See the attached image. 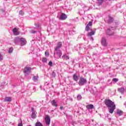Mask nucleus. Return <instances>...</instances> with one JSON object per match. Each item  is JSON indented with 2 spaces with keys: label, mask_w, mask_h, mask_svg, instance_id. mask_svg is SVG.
Wrapping results in <instances>:
<instances>
[{
  "label": "nucleus",
  "mask_w": 126,
  "mask_h": 126,
  "mask_svg": "<svg viewBox=\"0 0 126 126\" xmlns=\"http://www.w3.org/2000/svg\"><path fill=\"white\" fill-rule=\"evenodd\" d=\"M104 102L107 107L110 108L109 109V113L113 114L116 109V104H115V103L110 99H105Z\"/></svg>",
  "instance_id": "f257e3e1"
},
{
  "label": "nucleus",
  "mask_w": 126,
  "mask_h": 126,
  "mask_svg": "<svg viewBox=\"0 0 126 126\" xmlns=\"http://www.w3.org/2000/svg\"><path fill=\"white\" fill-rule=\"evenodd\" d=\"M86 83H87V80L83 77H81L78 83L79 85L82 86V85H84Z\"/></svg>",
  "instance_id": "f03ea898"
},
{
  "label": "nucleus",
  "mask_w": 126,
  "mask_h": 126,
  "mask_svg": "<svg viewBox=\"0 0 126 126\" xmlns=\"http://www.w3.org/2000/svg\"><path fill=\"white\" fill-rule=\"evenodd\" d=\"M104 21L108 24L113 23V22H114V18L109 15L108 16V18H106L104 19Z\"/></svg>",
  "instance_id": "7ed1b4c3"
},
{
  "label": "nucleus",
  "mask_w": 126,
  "mask_h": 126,
  "mask_svg": "<svg viewBox=\"0 0 126 126\" xmlns=\"http://www.w3.org/2000/svg\"><path fill=\"white\" fill-rule=\"evenodd\" d=\"M106 33L109 36H112V35H114V29H113V28H110L107 29L106 31Z\"/></svg>",
  "instance_id": "20e7f679"
},
{
  "label": "nucleus",
  "mask_w": 126,
  "mask_h": 126,
  "mask_svg": "<svg viewBox=\"0 0 126 126\" xmlns=\"http://www.w3.org/2000/svg\"><path fill=\"white\" fill-rule=\"evenodd\" d=\"M62 47H63V43H62V42H58L57 43L56 48H55L54 49V51H57V50H60V49H61Z\"/></svg>",
  "instance_id": "39448f33"
},
{
  "label": "nucleus",
  "mask_w": 126,
  "mask_h": 126,
  "mask_svg": "<svg viewBox=\"0 0 126 126\" xmlns=\"http://www.w3.org/2000/svg\"><path fill=\"white\" fill-rule=\"evenodd\" d=\"M45 121L46 125L49 126L51 123V118L49 115H46L45 118Z\"/></svg>",
  "instance_id": "423d86ee"
},
{
  "label": "nucleus",
  "mask_w": 126,
  "mask_h": 126,
  "mask_svg": "<svg viewBox=\"0 0 126 126\" xmlns=\"http://www.w3.org/2000/svg\"><path fill=\"white\" fill-rule=\"evenodd\" d=\"M67 18V16H66L65 14L62 13L61 15L60 16L59 19H60V20H65V19H66Z\"/></svg>",
  "instance_id": "0eeeda50"
},
{
  "label": "nucleus",
  "mask_w": 126,
  "mask_h": 126,
  "mask_svg": "<svg viewBox=\"0 0 126 126\" xmlns=\"http://www.w3.org/2000/svg\"><path fill=\"white\" fill-rule=\"evenodd\" d=\"M19 28L17 29L16 28H15L13 30V33H14V35L15 36H17V35H19L20 32H19Z\"/></svg>",
  "instance_id": "6e6552de"
},
{
  "label": "nucleus",
  "mask_w": 126,
  "mask_h": 126,
  "mask_svg": "<svg viewBox=\"0 0 126 126\" xmlns=\"http://www.w3.org/2000/svg\"><path fill=\"white\" fill-rule=\"evenodd\" d=\"M20 41L21 42V46H24V45H26V43H27L26 39L24 38H20Z\"/></svg>",
  "instance_id": "1a4fd4ad"
},
{
  "label": "nucleus",
  "mask_w": 126,
  "mask_h": 126,
  "mask_svg": "<svg viewBox=\"0 0 126 126\" xmlns=\"http://www.w3.org/2000/svg\"><path fill=\"white\" fill-rule=\"evenodd\" d=\"M24 72L25 73H30L31 72V68L30 67H26L24 68Z\"/></svg>",
  "instance_id": "9d476101"
},
{
  "label": "nucleus",
  "mask_w": 126,
  "mask_h": 126,
  "mask_svg": "<svg viewBox=\"0 0 126 126\" xmlns=\"http://www.w3.org/2000/svg\"><path fill=\"white\" fill-rule=\"evenodd\" d=\"M92 27V22H89L87 26L86 27V31H89L90 28Z\"/></svg>",
  "instance_id": "9b49d317"
},
{
  "label": "nucleus",
  "mask_w": 126,
  "mask_h": 126,
  "mask_svg": "<svg viewBox=\"0 0 126 126\" xmlns=\"http://www.w3.org/2000/svg\"><path fill=\"white\" fill-rule=\"evenodd\" d=\"M101 45H102V46H104V47H106V46H107V41L106 40V39H105V38L103 37L101 39Z\"/></svg>",
  "instance_id": "f8f14e48"
},
{
  "label": "nucleus",
  "mask_w": 126,
  "mask_h": 126,
  "mask_svg": "<svg viewBox=\"0 0 126 126\" xmlns=\"http://www.w3.org/2000/svg\"><path fill=\"white\" fill-rule=\"evenodd\" d=\"M55 52H56V55H57L59 58H61L62 57V52L61 51V50L58 49L56 51H55Z\"/></svg>",
  "instance_id": "ddd939ff"
},
{
  "label": "nucleus",
  "mask_w": 126,
  "mask_h": 126,
  "mask_svg": "<svg viewBox=\"0 0 126 126\" xmlns=\"http://www.w3.org/2000/svg\"><path fill=\"white\" fill-rule=\"evenodd\" d=\"M94 34H95V31H93L91 30V32H89L87 34V36L88 37H92V35H94Z\"/></svg>",
  "instance_id": "4468645a"
},
{
  "label": "nucleus",
  "mask_w": 126,
  "mask_h": 126,
  "mask_svg": "<svg viewBox=\"0 0 126 126\" xmlns=\"http://www.w3.org/2000/svg\"><path fill=\"white\" fill-rule=\"evenodd\" d=\"M94 108V105L93 104H89L86 106V108L90 109H92Z\"/></svg>",
  "instance_id": "2eb2a0df"
},
{
  "label": "nucleus",
  "mask_w": 126,
  "mask_h": 126,
  "mask_svg": "<svg viewBox=\"0 0 126 126\" xmlns=\"http://www.w3.org/2000/svg\"><path fill=\"white\" fill-rule=\"evenodd\" d=\"M116 113L119 116H122L124 114V112L119 109L117 110Z\"/></svg>",
  "instance_id": "dca6fc26"
},
{
  "label": "nucleus",
  "mask_w": 126,
  "mask_h": 126,
  "mask_svg": "<svg viewBox=\"0 0 126 126\" xmlns=\"http://www.w3.org/2000/svg\"><path fill=\"white\" fill-rule=\"evenodd\" d=\"M51 104L52 106H54V107H58V104H57V102H56V100H55V99H53L51 101Z\"/></svg>",
  "instance_id": "f3484780"
},
{
  "label": "nucleus",
  "mask_w": 126,
  "mask_h": 126,
  "mask_svg": "<svg viewBox=\"0 0 126 126\" xmlns=\"http://www.w3.org/2000/svg\"><path fill=\"white\" fill-rule=\"evenodd\" d=\"M73 79L74 81H77L78 80V76L76 74H74L73 76Z\"/></svg>",
  "instance_id": "a211bd4d"
},
{
  "label": "nucleus",
  "mask_w": 126,
  "mask_h": 126,
  "mask_svg": "<svg viewBox=\"0 0 126 126\" xmlns=\"http://www.w3.org/2000/svg\"><path fill=\"white\" fill-rule=\"evenodd\" d=\"M12 98L10 97H6L5 98L4 101L5 102H11L12 101Z\"/></svg>",
  "instance_id": "6ab92c4d"
},
{
  "label": "nucleus",
  "mask_w": 126,
  "mask_h": 126,
  "mask_svg": "<svg viewBox=\"0 0 126 126\" xmlns=\"http://www.w3.org/2000/svg\"><path fill=\"white\" fill-rule=\"evenodd\" d=\"M36 117L37 115H36L35 112H32L31 115V118H32V119H36Z\"/></svg>",
  "instance_id": "aec40b11"
},
{
  "label": "nucleus",
  "mask_w": 126,
  "mask_h": 126,
  "mask_svg": "<svg viewBox=\"0 0 126 126\" xmlns=\"http://www.w3.org/2000/svg\"><path fill=\"white\" fill-rule=\"evenodd\" d=\"M118 91H119V92H120L121 93H122V94H123V93L125 92V89L123 88H119L118 89Z\"/></svg>",
  "instance_id": "412c9836"
},
{
  "label": "nucleus",
  "mask_w": 126,
  "mask_h": 126,
  "mask_svg": "<svg viewBox=\"0 0 126 126\" xmlns=\"http://www.w3.org/2000/svg\"><path fill=\"white\" fill-rule=\"evenodd\" d=\"M77 98L78 100H81L82 99V96L80 94H78L77 95Z\"/></svg>",
  "instance_id": "4be33fe9"
},
{
  "label": "nucleus",
  "mask_w": 126,
  "mask_h": 126,
  "mask_svg": "<svg viewBox=\"0 0 126 126\" xmlns=\"http://www.w3.org/2000/svg\"><path fill=\"white\" fill-rule=\"evenodd\" d=\"M13 51V48L12 47H11L9 49L8 53H9V54H11V53H12Z\"/></svg>",
  "instance_id": "5701e85b"
},
{
  "label": "nucleus",
  "mask_w": 126,
  "mask_h": 126,
  "mask_svg": "<svg viewBox=\"0 0 126 126\" xmlns=\"http://www.w3.org/2000/svg\"><path fill=\"white\" fill-rule=\"evenodd\" d=\"M47 61H48V60L46 58L43 57V58H42V62H43V63H47Z\"/></svg>",
  "instance_id": "b1692460"
},
{
  "label": "nucleus",
  "mask_w": 126,
  "mask_h": 126,
  "mask_svg": "<svg viewBox=\"0 0 126 126\" xmlns=\"http://www.w3.org/2000/svg\"><path fill=\"white\" fill-rule=\"evenodd\" d=\"M45 55L46 57H49V56H50V54H49V52L48 51L45 52Z\"/></svg>",
  "instance_id": "393cba45"
},
{
  "label": "nucleus",
  "mask_w": 126,
  "mask_h": 126,
  "mask_svg": "<svg viewBox=\"0 0 126 126\" xmlns=\"http://www.w3.org/2000/svg\"><path fill=\"white\" fill-rule=\"evenodd\" d=\"M33 80L36 81L38 79V77L34 76L32 78Z\"/></svg>",
  "instance_id": "a878e982"
},
{
  "label": "nucleus",
  "mask_w": 126,
  "mask_h": 126,
  "mask_svg": "<svg viewBox=\"0 0 126 126\" xmlns=\"http://www.w3.org/2000/svg\"><path fill=\"white\" fill-rule=\"evenodd\" d=\"M99 4H102V2L104 1V0H97Z\"/></svg>",
  "instance_id": "bb28decb"
},
{
  "label": "nucleus",
  "mask_w": 126,
  "mask_h": 126,
  "mask_svg": "<svg viewBox=\"0 0 126 126\" xmlns=\"http://www.w3.org/2000/svg\"><path fill=\"white\" fill-rule=\"evenodd\" d=\"M48 64L50 66H53V62H52V61H50L48 63Z\"/></svg>",
  "instance_id": "cd10ccee"
},
{
  "label": "nucleus",
  "mask_w": 126,
  "mask_h": 126,
  "mask_svg": "<svg viewBox=\"0 0 126 126\" xmlns=\"http://www.w3.org/2000/svg\"><path fill=\"white\" fill-rule=\"evenodd\" d=\"M19 14H20L21 15H23L24 14V12L23 11L21 10L19 11Z\"/></svg>",
  "instance_id": "c85d7f7f"
},
{
  "label": "nucleus",
  "mask_w": 126,
  "mask_h": 126,
  "mask_svg": "<svg viewBox=\"0 0 126 126\" xmlns=\"http://www.w3.org/2000/svg\"><path fill=\"white\" fill-rule=\"evenodd\" d=\"M118 80H119V79H118L117 78H114L113 79V81H114V82H117L118 81Z\"/></svg>",
  "instance_id": "c756f323"
},
{
  "label": "nucleus",
  "mask_w": 126,
  "mask_h": 126,
  "mask_svg": "<svg viewBox=\"0 0 126 126\" xmlns=\"http://www.w3.org/2000/svg\"><path fill=\"white\" fill-rule=\"evenodd\" d=\"M32 113H34V112H35V109H34V108H32Z\"/></svg>",
  "instance_id": "7c9ffc66"
},
{
  "label": "nucleus",
  "mask_w": 126,
  "mask_h": 126,
  "mask_svg": "<svg viewBox=\"0 0 126 126\" xmlns=\"http://www.w3.org/2000/svg\"><path fill=\"white\" fill-rule=\"evenodd\" d=\"M18 126H23V125H22V123H21L18 124Z\"/></svg>",
  "instance_id": "2f4dec72"
},
{
  "label": "nucleus",
  "mask_w": 126,
  "mask_h": 126,
  "mask_svg": "<svg viewBox=\"0 0 126 126\" xmlns=\"http://www.w3.org/2000/svg\"><path fill=\"white\" fill-rule=\"evenodd\" d=\"M66 60H69V57L66 56Z\"/></svg>",
  "instance_id": "473e14b6"
},
{
  "label": "nucleus",
  "mask_w": 126,
  "mask_h": 126,
  "mask_svg": "<svg viewBox=\"0 0 126 126\" xmlns=\"http://www.w3.org/2000/svg\"><path fill=\"white\" fill-rule=\"evenodd\" d=\"M60 109H61V110H63V106H61Z\"/></svg>",
  "instance_id": "72a5a7b5"
},
{
  "label": "nucleus",
  "mask_w": 126,
  "mask_h": 126,
  "mask_svg": "<svg viewBox=\"0 0 126 126\" xmlns=\"http://www.w3.org/2000/svg\"><path fill=\"white\" fill-rule=\"evenodd\" d=\"M64 57H65L64 55H63V56H62V58H63V60L64 59Z\"/></svg>",
  "instance_id": "f704fd0d"
},
{
  "label": "nucleus",
  "mask_w": 126,
  "mask_h": 126,
  "mask_svg": "<svg viewBox=\"0 0 126 126\" xmlns=\"http://www.w3.org/2000/svg\"><path fill=\"white\" fill-rule=\"evenodd\" d=\"M38 27H40V24H38Z\"/></svg>",
  "instance_id": "c9c22d12"
},
{
  "label": "nucleus",
  "mask_w": 126,
  "mask_h": 126,
  "mask_svg": "<svg viewBox=\"0 0 126 126\" xmlns=\"http://www.w3.org/2000/svg\"><path fill=\"white\" fill-rule=\"evenodd\" d=\"M92 39H93V37H91Z\"/></svg>",
  "instance_id": "e433bc0d"
},
{
  "label": "nucleus",
  "mask_w": 126,
  "mask_h": 126,
  "mask_svg": "<svg viewBox=\"0 0 126 126\" xmlns=\"http://www.w3.org/2000/svg\"><path fill=\"white\" fill-rule=\"evenodd\" d=\"M54 55H56V53H54Z\"/></svg>",
  "instance_id": "4c0bfd02"
}]
</instances>
